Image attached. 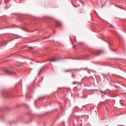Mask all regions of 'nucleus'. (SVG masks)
I'll return each instance as SVG.
<instances>
[{
	"instance_id": "nucleus-1",
	"label": "nucleus",
	"mask_w": 126,
	"mask_h": 126,
	"mask_svg": "<svg viewBox=\"0 0 126 126\" xmlns=\"http://www.w3.org/2000/svg\"><path fill=\"white\" fill-rule=\"evenodd\" d=\"M92 54L95 56H97L100 55L104 54V52L103 50H94L92 52Z\"/></svg>"
},
{
	"instance_id": "nucleus-2",
	"label": "nucleus",
	"mask_w": 126,
	"mask_h": 126,
	"mask_svg": "<svg viewBox=\"0 0 126 126\" xmlns=\"http://www.w3.org/2000/svg\"><path fill=\"white\" fill-rule=\"evenodd\" d=\"M3 74H4L7 73L9 75H11L13 74H15V73L12 70H6L5 71H3Z\"/></svg>"
},
{
	"instance_id": "nucleus-3",
	"label": "nucleus",
	"mask_w": 126,
	"mask_h": 126,
	"mask_svg": "<svg viewBox=\"0 0 126 126\" xmlns=\"http://www.w3.org/2000/svg\"><path fill=\"white\" fill-rule=\"evenodd\" d=\"M63 59V58L61 57L59 58H57L55 59H51L49 60V61L50 62L56 61H57L59 60L60 59Z\"/></svg>"
},
{
	"instance_id": "nucleus-4",
	"label": "nucleus",
	"mask_w": 126,
	"mask_h": 126,
	"mask_svg": "<svg viewBox=\"0 0 126 126\" xmlns=\"http://www.w3.org/2000/svg\"><path fill=\"white\" fill-rule=\"evenodd\" d=\"M56 22V27H58L61 26L62 24L59 21H57Z\"/></svg>"
},
{
	"instance_id": "nucleus-5",
	"label": "nucleus",
	"mask_w": 126,
	"mask_h": 126,
	"mask_svg": "<svg viewBox=\"0 0 126 126\" xmlns=\"http://www.w3.org/2000/svg\"><path fill=\"white\" fill-rule=\"evenodd\" d=\"M89 56L88 55H86V56H84L82 58L83 59H87L89 57Z\"/></svg>"
},
{
	"instance_id": "nucleus-6",
	"label": "nucleus",
	"mask_w": 126,
	"mask_h": 126,
	"mask_svg": "<svg viewBox=\"0 0 126 126\" xmlns=\"http://www.w3.org/2000/svg\"><path fill=\"white\" fill-rule=\"evenodd\" d=\"M76 76V75H74L73 74L72 75V77L74 79H75V77Z\"/></svg>"
},
{
	"instance_id": "nucleus-7",
	"label": "nucleus",
	"mask_w": 126,
	"mask_h": 126,
	"mask_svg": "<svg viewBox=\"0 0 126 126\" xmlns=\"http://www.w3.org/2000/svg\"><path fill=\"white\" fill-rule=\"evenodd\" d=\"M65 72H70L71 71V70H65Z\"/></svg>"
},
{
	"instance_id": "nucleus-8",
	"label": "nucleus",
	"mask_w": 126,
	"mask_h": 126,
	"mask_svg": "<svg viewBox=\"0 0 126 126\" xmlns=\"http://www.w3.org/2000/svg\"><path fill=\"white\" fill-rule=\"evenodd\" d=\"M100 93H104V94H106L105 91H100Z\"/></svg>"
},
{
	"instance_id": "nucleus-9",
	"label": "nucleus",
	"mask_w": 126,
	"mask_h": 126,
	"mask_svg": "<svg viewBox=\"0 0 126 126\" xmlns=\"http://www.w3.org/2000/svg\"><path fill=\"white\" fill-rule=\"evenodd\" d=\"M77 82H75L73 81L72 82V84L73 85H74L76 84H77Z\"/></svg>"
},
{
	"instance_id": "nucleus-10",
	"label": "nucleus",
	"mask_w": 126,
	"mask_h": 126,
	"mask_svg": "<svg viewBox=\"0 0 126 126\" xmlns=\"http://www.w3.org/2000/svg\"><path fill=\"white\" fill-rule=\"evenodd\" d=\"M108 43L110 47H111V43L110 42H108Z\"/></svg>"
},
{
	"instance_id": "nucleus-11",
	"label": "nucleus",
	"mask_w": 126,
	"mask_h": 126,
	"mask_svg": "<svg viewBox=\"0 0 126 126\" xmlns=\"http://www.w3.org/2000/svg\"><path fill=\"white\" fill-rule=\"evenodd\" d=\"M111 49V50H112L114 51V50H112V49Z\"/></svg>"
},
{
	"instance_id": "nucleus-12",
	"label": "nucleus",
	"mask_w": 126,
	"mask_h": 126,
	"mask_svg": "<svg viewBox=\"0 0 126 126\" xmlns=\"http://www.w3.org/2000/svg\"><path fill=\"white\" fill-rule=\"evenodd\" d=\"M41 70H40V71H39V72H40L41 71Z\"/></svg>"
},
{
	"instance_id": "nucleus-13",
	"label": "nucleus",
	"mask_w": 126,
	"mask_h": 126,
	"mask_svg": "<svg viewBox=\"0 0 126 126\" xmlns=\"http://www.w3.org/2000/svg\"><path fill=\"white\" fill-rule=\"evenodd\" d=\"M38 74L39 75H40V74H39V73H38Z\"/></svg>"
},
{
	"instance_id": "nucleus-14",
	"label": "nucleus",
	"mask_w": 126,
	"mask_h": 126,
	"mask_svg": "<svg viewBox=\"0 0 126 126\" xmlns=\"http://www.w3.org/2000/svg\"><path fill=\"white\" fill-rule=\"evenodd\" d=\"M26 96V97H27V95H26V96Z\"/></svg>"
}]
</instances>
